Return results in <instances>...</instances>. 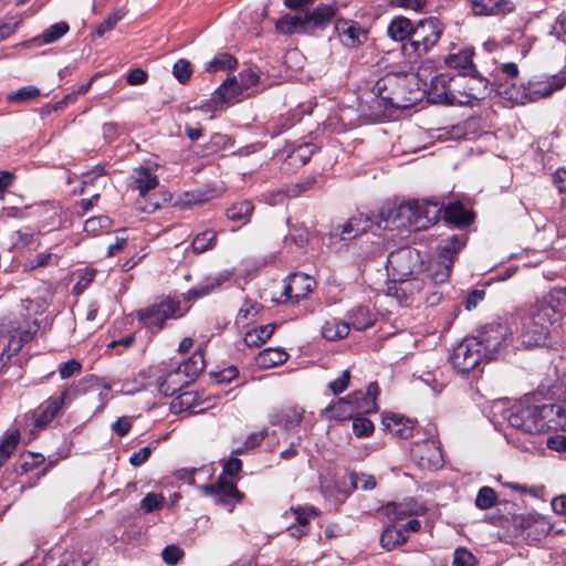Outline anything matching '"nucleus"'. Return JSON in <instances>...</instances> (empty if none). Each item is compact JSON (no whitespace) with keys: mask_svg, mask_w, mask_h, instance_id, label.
<instances>
[{"mask_svg":"<svg viewBox=\"0 0 566 566\" xmlns=\"http://www.w3.org/2000/svg\"><path fill=\"white\" fill-rule=\"evenodd\" d=\"M513 333L506 321L499 319L484 325L478 336L462 339V375L472 371V377L476 378L481 373L480 365L495 358L509 345Z\"/></svg>","mask_w":566,"mask_h":566,"instance_id":"f257e3e1","label":"nucleus"},{"mask_svg":"<svg viewBox=\"0 0 566 566\" xmlns=\"http://www.w3.org/2000/svg\"><path fill=\"white\" fill-rule=\"evenodd\" d=\"M441 207L428 200H407L384 205L378 214L377 226L385 229H408L423 231L440 218Z\"/></svg>","mask_w":566,"mask_h":566,"instance_id":"f03ea898","label":"nucleus"},{"mask_svg":"<svg viewBox=\"0 0 566 566\" xmlns=\"http://www.w3.org/2000/svg\"><path fill=\"white\" fill-rule=\"evenodd\" d=\"M505 417L513 428L531 434L556 430L566 421L565 410L555 403L514 406Z\"/></svg>","mask_w":566,"mask_h":566,"instance_id":"7ed1b4c3","label":"nucleus"},{"mask_svg":"<svg viewBox=\"0 0 566 566\" xmlns=\"http://www.w3.org/2000/svg\"><path fill=\"white\" fill-rule=\"evenodd\" d=\"M335 3H321L312 11L296 14H284L275 21V31L282 35L306 34L312 35L323 30L335 17Z\"/></svg>","mask_w":566,"mask_h":566,"instance_id":"20e7f679","label":"nucleus"},{"mask_svg":"<svg viewBox=\"0 0 566 566\" xmlns=\"http://www.w3.org/2000/svg\"><path fill=\"white\" fill-rule=\"evenodd\" d=\"M552 311L542 310L537 304L527 310H521L512 316L511 325H514V333L518 334L522 343L526 346H535L543 342L554 321L547 315Z\"/></svg>","mask_w":566,"mask_h":566,"instance_id":"39448f33","label":"nucleus"},{"mask_svg":"<svg viewBox=\"0 0 566 566\" xmlns=\"http://www.w3.org/2000/svg\"><path fill=\"white\" fill-rule=\"evenodd\" d=\"M90 387L98 386V379L94 377L85 378L77 384L65 387L60 396L49 397L33 412L34 427L38 430L44 429L64 407L70 406L80 395L85 391V385Z\"/></svg>","mask_w":566,"mask_h":566,"instance_id":"423d86ee","label":"nucleus"},{"mask_svg":"<svg viewBox=\"0 0 566 566\" xmlns=\"http://www.w3.org/2000/svg\"><path fill=\"white\" fill-rule=\"evenodd\" d=\"M182 315L180 302L170 297H165L135 312L138 322L151 333L159 332L167 319L179 318Z\"/></svg>","mask_w":566,"mask_h":566,"instance_id":"0eeeda50","label":"nucleus"},{"mask_svg":"<svg viewBox=\"0 0 566 566\" xmlns=\"http://www.w3.org/2000/svg\"><path fill=\"white\" fill-rule=\"evenodd\" d=\"M423 259L417 249L410 247L399 248L389 253L387 258V271L397 281H407L412 275L422 271Z\"/></svg>","mask_w":566,"mask_h":566,"instance_id":"6e6552de","label":"nucleus"},{"mask_svg":"<svg viewBox=\"0 0 566 566\" xmlns=\"http://www.w3.org/2000/svg\"><path fill=\"white\" fill-rule=\"evenodd\" d=\"M442 34V25L437 18L430 17L420 20L412 27L411 39L402 45V50L407 52L409 49L420 56L426 54L434 46Z\"/></svg>","mask_w":566,"mask_h":566,"instance_id":"1a4fd4ad","label":"nucleus"},{"mask_svg":"<svg viewBox=\"0 0 566 566\" xmlns=\"http://www.w3.org/2000/svg\"><path fill=\"white\" fill-rule=\"evenodd\" d=\"M473 55L474 50L472 48L462 49V78H465V82H462L464 88L462 94L470 98L467 102L470 104H472V101L484 99L489 94V80L476 71L472 62Z\"/></svg>","mask_w":566,"mask_h":566,"instance_id":"9d476101","label":"nucleus"},{"mask_svg":"<svg viewBox=\"0 0 566 566\" xmlns=\"http://www.w3.org/2000/svg\"><path fill=\"white\" fill-rule=\"evenodd\" d=\"M418 86L423 92L432 94L438 98L437 102L451 103V77L443 74H436L434 64L432 61H423L417 72Z\"/></svg>","mask_w":566,"mask_h":566,"instance_id":"9b49d317","label":"nucleus"},{"mask_svg":"<svg viewBox=\"0 0 566 566\" xmlns=\"http://www.w3.org/2000/svg\"><path fill=\"white\" fill-rule=\"evenodd\" d=\"M411 457L422 470H438L443 464L440 446L433 439L416 442L411 448Z\"/></svg>","mask_w":566,"mask_h":566,"instance_id":"f8f14e48","label":"nucleus"},{"mask_svg":"<svg viewBox=\"0 0 566 566\" xmlns=\"http://www.w3.org/2000/svg\"><path fill=\"white\" fill-rule=\"evenodd\" d=\"M200 490L206 496L213 497L217 504L227 506L229 511H231L234 504L239 503L243 496L234 483L223 476H219L216 483L201 485Z\"/></svg>","mask_w":566,"mask_h":566,"instance_id":"ddd939ff","label":"nucleus"},{"mask_svg":"<svg viewBox=\"0 0 566 566\" xmlns=\"http://www.w3.org/2000/svg\"><path fill=\"white\" fill-rule=\"evenodd\" d=\"M39 328L40 325L36 319L24 321L17 328H13L7 346H4L0 353V359L3 363L9 360L12 355L17 354L24 344L33 338Z\"/></svg>","mask_w":566,"mask_h":566,"instance_id":"4468645a","label":"nucleus"},{"mask_svg":"<svg viewBox=\"0 0 566 566\" xmlns=\"http://www.w3.org/2000/svg\"><path fill=\"white\" fill-rule=\"evenodd\" d=\"M335 30L345 46L356 48L367 40V32L360 24L353 20L338 19Z\"/></svg>","mask_w":566,"mask_h":566,"instance_id":"2eb2a0df","label":"nucleus"},{"mask_svg":"<svg viewBox=\"0 0 566 566\" xmlns=\"http://www.w3.org/2000/svg\"><path fill=\"white\" fill-rule=\"evenodd\" d=\"M316 282L313 277L304 273H294L289 276L284 286L283 294L291 301L297 303L306 297L315 287Z\"/></svg>","mask_w":566,"mask_h":566,"instance_id":"dca6fc26","label":"nucleus"},{"mask_svg":"<svg viewBox=\"0 0 566 566\" xmlns=\"http://www.w3.org/2000/svg\"><path fill=\"white\" fill-rule=\"evenodd\" d=\"M187 367L188 364L180 365L158 379V389L164 396H172L188 384Z\"/></svg>","mask_w":566,"mask_h":566,"instance_id":"f3484780","label":"nucleus"},{"mask_svg":"<svg viewBox=\"0 0 566 566\" xmlns=\"http://www.w3.org/2000/svg\"><path fill=\"white\" fill-rule=\"evenodd\" d=\"M377 396L378 385L376 382H371L365 392L357 390L348 395L347 398L349 402H352L355 412L369 413L377 410Z\"/></svg>","mask_w":566,"mask_h":566,"instance_id":"a211bd4d","label":"nucleus"},{"mask_svg":"<svg viewBox=\"0 0 566 566\" xmlns=\"http://www.w3.org/2000/svg\"><path fill=\"white\" fill-rule=\"evenodd\" d=\"M451 261L447 254L436 255L428 260L422 271L426 276L434 284L446 282L450 275Z\"/></svg>","mask_w":566,"mask_h":566,"instance_id":"6ab92c4d","label":"nucleus"},{"mask_svg":"<svg viewBox=\"0 0 566 566\" xmlns=\"http://www.w3.org/2000/svg\"><path fill=\"white\" fill-rule=\"evenodd\" d=\"M426 512V507L422 504L416 502L407 503H389L384 507V514L388 521L392 524L400 522L412 515H421Z\"/></svg>","mask_w":566,"mask_h":566,"instance_id":"aec40b11","label":"nucleus"},{"mask_svg":"<svg viewBox=\"0 0 566 566\" xmlns=\"http://www.w3.org/2000/svg\"><path fill=\"white\" fill-rule=\"evenodd\" d=\"M229 276L230 274L224 272L203 279L187 292L186 298L190 301L209 295L229 280Z\"/></svg>","mask_w":566,"mask_h":566,"instance_id":"412c9836","label":"nucleus"},{"mask_svg":"<svg viewBox=\"0 0 566 566\" xmlns=\"http://www.w3.org/2000/svg\"><path fill=\"white\" fill-rule=\"evenodd\" d=\"M304 410L292 406L274 410L270 416V423L273 426H282L285 429H292L298 426L303 419Z\"/></svg>","mask_w":566,"mask_h":566,"instance_id":"4be33fe9","label":"nucleus"},{"mask_svg":"<svg viewBox=\"0 0 566 566\" xmlns=\"http://www.w3.org/2000/svg\"><path fill=\"white\" fill-rule=\"evenodd\" d=\"M542 310L548 308L552 312L547 315L556 322L563 311L566 310V289H553L547 297L536 303Z\"/></svg>","mask_w":566,"mask_h":566,"instance_id":"5701e85b","label":"nucleus"},{"mask_svg":"<svg viewBox=\"0 0 566 566\" xmlns=\"http://www.w3.org/2000/svg\"><path fill=\"white\" fill-rule=\"evenodd\" d=\"M373 224L374 220L368 214L359 213L343 224L340 237L343 240L354 239L371 229Z\"/></svg>","mask_w":566,"mask_h":566,"instance_id":"b1692460","label":"nucleus"},{"mask_svg":"<svg viewBox=\"0 0 566 566\" xmlns=\"http://www.w3.org/2000/svg\"><path fill=\"white\" fill-rule=\"evenodd\" d=\"M158 176L153 168L139 167L135 170L134 185L140 196H145L148 191L158 186Z\"/></svg>","mask_w":566,"mask_h":566,"instance_id":"393cba45","label":"nucleus"},{"mask_svg":"<svg viewBox=\"0 0 566 566\" xmlns=\"http://www.w3.org/2000/svg\"><path fill=\"white\" fill-rule=\"evenodd\" d=\"M244 93L235 76L228 77L216 91V96L223 103L230 104Z\"/></svg>","mask_w":566,"mask_h":566,"instance_id":"a878e982","label":"nucleus"},{"mask_svg":"<svg viewBox=\"0 0 566 566\" xmlns=\"http://www.w3.org/2000/svg\"><path fill=\"white\" fill-rule=\"evenodd\" d=\"M384 424L396 437L406 439L412 433V424L409 419L399 415H391L384 419Z\"/></svg>","mask_w":566,"mask_h":566,"instance_id":"bb28decb","label":"nucleus"},{"mask_svg":"<svg viewBox=\"0 0 566 566\" xmlns=\"http://www.w3.org/2000/svg\"><path fill=\"white\" fill-rule=\"evenodd\" d=\"M349 331V323L337 318L328 319L322 326V335L327 340L342 339L348 335Z\"/></svg>","mask_w":566,"mask_h":566,"instance_id":"cd10ccee","label":"nucleus"},{"mask_svg":"<svg viewBox=\"0 0 566 566\" xmlns=\"http://www.w3.org/2000/svg\"><path fill=\"white\" fill-rule=\"evenodd\" d=\"M347 317L349 319L348 323L350 327L357 331L369 328L374 325L375 322L369 308L365 306H357L350 310L347 314Z\"/></svg>","mask_w":566,"mask_h":566,"instance_id":"c85d7f7f","label":"nucleus"},{"mask_svg":"<svg viewBox=\"0 0 566 566\" xmlns=\"http://www.w3.org/2000/svg\"><path fill=\"white\" fill-rule=\"evenodd\" d=\"M387 33L395 41H410L412 33L411 21L407 18L398 17L389 23Z\"/></svg>","mask_w":566,"mask_h":566,"instance_id":"c756f323","label":"nucleus"},{"mask_svg":"<svg viewBox=\"0 0 566 566\" xmlns=\"http://www.w3.org/2000/svg\"><path fill=\"white\" fill-rule=\"evenodd\" d=\"M289 355L279 348H265L259 353L256 364L262 368H272L286 361Z\"/></svg>","mask_w":566,"mask_h":566,"instance_id":"7c9ffc66","label":"nucleus"},{"mask_svg":"<svg viewBox=\"0 0 566 566\" xmlns=\"http://www.w3.org/2000/svg\"><path fill=\"white\" fill-rule=\"evenodd\" d=\"M276 325L268 324L249 331L244 335V343L249 347H259L265 343L273 334Z\"/></svg>","mask_w":566,"mask_h":566,"instance_id":"2f4dec72","label":"nucleus"},{"mask_svg":"<svg viewBox=\"0 0 566 566\" xmlns=\"http://www.w3.org/2000/svg\"><path fill=\"white\" fill-rule=\"evenodd\" d=\"M407 541L405 531L400 527L388 526L380 536V544L387 551H391Z\"/></svg>","mask_w":566,"mask_h":566,"instance_id":"473e14b6","label":"nucleus"},{"mask_svg":"<svg viewBox=\"0 0 566 566\" xmlns=\"http://www.w3.org/2000/svg\"><path fill=\"white\" fill-rule=\"evenodd\" d=\"M566 85V78L560 76H553L549 81L537 88H534L530 92L531 101H536L538 98H545L551 96L555 91L563 88Z\"/></svg>","mask_w":566,"mask_h":566,"instance_id":"72a5a7b5","label":"nucleus"},{"mask_svg":"<svg viewBox=\"0 0 566 566\" xmlns=\"http://www.w3.org/2000/svg\"><path fill=\"white\" fill-rule=\"evenodd\" d=\"M253 210L254 206L252 202L249 200H243L229 207L227 209V217L232 221L245 223L250 220Z\"/></svg>","mask_w":566,"mask_h":566,"instance_id":"f704fd0d","label":"nucleus"},{"mask_svg":"<svg viewBox=\"0 0 566 566\" xmlns=\"http://www.w3.org/2000/svg\"><path fill=\"white\" fill-rule=\"evenodd\" d=\"M69 24L64 21L54 23L46 28L34 41L41 44L54 43L69 32Z\"/></svg>","mask_w":566,"mask_h":566,"instance_id":"c9c22d12","label":"nucleus"},{"mask_svg":"<svg viewBox=\"0 0 566 566\" xmlns=\"http://www.w3.org/2000/svg\"><path fill=\"white\" fill-rule=\"evenodd\" d=\"M325 411L336 420H346L354 418V407L349 402L348 398H340L335 403L328 406Z\"/></svg>","mask_w":566,"mask_h":566,"instance_id":"e433bc0d","label":"nucleus"},{"mask_svg":"<svg viewBox=\"0 0 566 566\" xmlns=\"http://www.w3.org/2000/svg\"><path fill=\"white\" fill-rule=\"evenodd\" d=\"M51 297H52V293H51L50 289L45 287L40 295L32 297V298L31 297L27 298L24 301V308L30 314H34V315L41 314L46 310Z\"/></svg>","mask_w":566,"mask_h":566,"instance_id":"4c0bfd02","label":"nucleus"},{"mask_svg":"<svg viewBox=\"0 0 566 566\" xmlns=\"http://www.w3.org/2000/svg\"><path fill=\"white\" fill-rule=\"evenodd\" d=\"M237 66V60L229 53H219L206 64V71L216 73L221 70H233Z\"/></svg>","mask_w":566,"mask_h":566,"instance_id":"58836bf2","label":"nucleus"},{"mask_svg":"<svg viewBox=\"0 0 566 566\" xmlns=\"http://www.w3.org/2000/svg\"><path fill=\"white\" fill-rule=\"evenodd\" d=\"M474 14H496L504 11L499 0H469Z\"/></svg>","mask_w":566,"mask_h":566,"instance_id":"ea45409f","label":"nucleus"},{"mask_svg":"<svg viewBox=\"0 0 566 566\" xmlns=\"http://www.w3.org/2000/svg\"><path fill=\"white\" fill-rule=\"evenodd\" d=\"M217 239V233L212 230H206L197 234L192 241V250L199 254L210 249Z\"/></svg>","mask_w":566,"mask_h":566,"instance_id":"a19ab883","label":"nucleus"},{"mask_svg":"<svg viewBox=\"0 0 566 566\" xmlns=\"http://www.w3.org/2000/svg\"><path fill=\"white\" fill-rule=\"evenodd\" d=\"M40 96V90L35 86H22L7 96L10 103H24Z\"/></svg>","mask_w":566,"mask_h":566,"instance_id":"79ce46f5","label":"nucleus"},{"mask_svg":"<svg viewBox=\"0 0 566 566\" xmlns=\"http://www.w3.org/2000/svg\"><path fill=\"white\" fill-rule=\"evenodd\" d=\"M315 151L316 147L313 144L305 143L294 148L290 153L289 158L293 164L305 165Z\"/></svg>","mask_w":566,"mask_h":566,"instance_id":"37998d69","label":"nucleus"},{"mask_svg":"<svg viewBox=\"0 0 566 566\" xmlns=\"http://www.w3.org/2000/svg\"><path fill=\"white\" fill-rule=\"evenodd\" d=\"M111 226L112 220L107 216H98L87 219L84 224V230L92 235H97L103 230L111 228Z\"/></svg>","mask_w":566,"mask_h":566,"instance_id":"c03bdc74","label":"nucleus"},{"mask_svg":"<svg viewBox=\"0 0 566 566\" xmlns=\"http://www.w3.org/2000/svg\"><path fill=\"white\" fill-rule=\"evenodd\" d=\"M496 500V492L490 486H483L478 492L475 505L481 510H488L495 505Z\"/></svg>","mask_w":566,"mask_h":566,"instance_id":"a18cd8bd","label":"nucleus"},{"mask_svg":"<svg viewBox=\"0 0 566 566\" xmlns=\"http://www.w3.org/2000/svg\"><path fill=\"white\" fill-rule=\"evenodd\" d=\"M19 442V432L10 433L1 443H0V467L9 459L11 453L15 450Z\"/></svg>","mask_w":566,"mask_h":566,"instance_id":"49530a36","label":"nucleus"},{"mask_svg":"<svg viewBox=\"0 0 566 566\" xmlns=\"http://www.w3.org/2000/svg\"><path fill=\"white\" fill-rule=\"evenodd\" d=\"M291 512L296 517V523L308 526V521L312 517H315L319 514L318 509L313 505H304V506H292Z\"/></svg>","mask_w":566,"mask_h":566,"instance_id":"de8ad7c7","label":"nucleus"},{"mask_svg":"<svg viewBox=\"0 0 566 566\" xmlns=\"http://www.w3.org/2000/svg\"><path fill=\"white\" fill-rule=\"evenodd\" d=\"M165 502H166V500H165L164 495L151 492V493H148L142 500L140 509L145 513H151L154 511L160 510L164 506Z\"/></svg>","mask_w":566,"mask_h":566,"instance_id":"09e8293b","label":"nucleus"},{"mask_svg":"<svg viewBox=\"0 0 566 566\" xmlns=\"http://www.w3.org/2000/svg\"><path fill=\"white\" fill-rule=\"evenodd\" d=\"M172 74L179 83H187L192 74L190 62L185 59H179L172 66Z\"/></svg>","mask_w":566,"mask_h":566,"instance_id":"8fccbe9b","label":"nucleus"},{"mask_svg":"<svg viewBox=\"0 0 566 566\" xmlns=\"http://www.w3.org/2000/svg\"><path fill=\"white\" fill-rule=\"evenodd\" d=\"M56 256L52 253H39L34 258L25 260L23 263L24 271H32L38 268H44L52 263Z\"/></svg>","mask_w":566,"mask_h":566,"instance_id":"3c124183","label":"nucleus"},{"mask_svg":"<svg viewBox=\"0 0 566 566\" xmlns=\"http://www.w3.org/2000/svg\"><path fill=\"white\" fill-rule=\"evenodd\" d=\"M349 479L354 489H361L368 491L373 490L376 486V480L370 474L352 473Z\"/></svg>","mask_w":566,"mask_h":566,"instance_id":"603ef678","label":"nucleus"},{"mask_svg":"<svg viewBox=\"0 0 566 566\" xmlns=\"http://www.w3.org/2000/svg\"><path fill=\"white\" fill-rule=\"evenodd\" d=\"M442 219L447 224L453 226L454 228H460V201L459 200L448 205L444 208Z\"/></svg>","mask_w":566,"mask_h":566,"instance_id":"864d4df0","label":"nucleus"},{"mask_svg":"<svg viewBox=\"0 0 566 566\" xmlns=\"http://www.w3.org/2000/svg\"><path fill=\"white\" fill-rule=\"evenodd\" d=\"M353 431L357 437H368L374 431V423L365 417L353 419Z\"/></svg>","mask_w":566,"mask_h":566,"instance_id":"5fc2aeb1","label":"nucleus"},{"mask_svg":"<svg viewBox=\"0 0 566 566\" xmlns=\"http://www.w3.org/2000/svg\"><path fill=\"white\" fill-rule=\"evenodd\" d=\"M349 380L350 373L348 369H345L337 379L328 384V388L334 395H339L347 389Z\"/></svg>","mask_w":566,"mask_h":566,"instance_id":"6e6d98bb","label":"nucleus"},{"mask_svg":"<svg viewBox=\"0 0 566 566\" xmlns=\"http://www.w3.org/2000/svg\"><path fill=\"white\" fill-rule=\"evenodd\" d=\"M482 132L480 120L478 118H469L462 127V139H474Z\"/></svg>","mask_w":566,"mask_h":566,"instance_id":"4d7b16f0","label":"nucleus"},{"mask_svg":"<svg viewBox=\"0 0 566 566\" xmlns=\"http://www.w3.org/2000/svg\"><path fill=\"white\" fill-rule=\"evenodd\" d=\"M82 369V365L76 359H70L59 367V374L62 379H67L76 374H80Z\"/></svg>","mask_w":566,"mask_h":566,"instance_id":"13d9d810","label":"nucleus"},{"mask_svg":"<svg viewBox=\"0 0 566 566\" xmlns=\"http://www.w3.org/2000/svg\"><path fill=\"white\" fill-rule=\"evenodd\" d=\"M124 14L119 11L109 14L96 29V35L103 36L106 32L111 31L122 19Z\"/></svg>","mask_w":566,"mask_h":566,"instance_id":"bf43d9fd","label":"nucleus"},{"mask_svg":"<svg viewBox=\"0 0 566 566\" xmlns=\"http://www.w3.org/2000/svg\"><path fill=\"white\" fill-rule=\"evenodd\" d=\"M316 182V178L314 176H308L304 180L293 185L287 189V193L291 197H296L302 195L303 192L313 188Z\"/></svg>","mask_w":566,"mask_h":566,"instance_id":"052dcab7","label":"nucleus"},{"mask_svg":"<svg viewBox=\"0 0 566 566\" xmlns=\"http://www.w3.org/2000/svg\"><path fill=\"white\" fill-rule=\"evenodd\" d=\"M184 556V552L175 545H168L163 549L161 557L164 562L168 565H176L181 557Z\"/></svg>","mask_w":566,"mask_h":566,"instance_id":"680f3d73","label":"nucleus"},{"mask_svg":"<svg viewBox=\"0 0 566 566\" xmlns=\"http://www.w3.org/2000/svg\"><path fill=\"white\" fill-rule=\"evenodd\" d=\"M195 396L192 392L179 395L171 403V408L178 411L190 410L193 407Z\"/></svg>","mask_w":566,"mask_h":566,"instance_id":"e2e57ef3","label":"nucleus"},{"mask_svg":"<svg viewBox=\"0 0 566 566\" xmlns=\"http://www.w3.org/2000/svg\"><path fill=\"white\" fill-rule=\"evenodd\" d=\"M259 313V305L256 303L245 302L244 305L239 310L237 315V323L244 324L250 317L255 316Z\"/></svg>","mask_w":566,"mask_h":566,"instance_id":"0e129e2a","label":"nucleus"},{"mask_svg":"<svg viewBox=\"0 0 566 566\" xmlns=\"http://www.w3.org/2000/svg\"><path fill=\"white\" fill-rule=\"evenodd\" d=\"M237 78L244 92L254 86L259 81V76L252 70L242 71Z\"/></svg>","mask_w":566,"mask_h":566,"instance_id":"69168bd1","label":"nucleus"},{"mask_svg":"<svg viewBox=\"0 0 566 566\" xmlns=\"http://www.w3.org/2000/svg\"><path fill=\"white\" fill-rule=\"evenodd\" d=\"M485 298V290L475 289L471 291L465 300V310L472 311Z\"/></svg>","mask_w":566,"mask_h":566,"instance_id":"338daca9","label":"nucleus"},{"mask_svg":"<svg viewBox=\"0 0 566 566\" xmlns=\"http://www.w3.org/2000/svg\"><path fill=\"white\" fill-rule=\"evenodd\" d=\"M546 446L551 450H554L557 452H565L566 451V436L556 434V436L549 437L547 439Z\"/></svg>","mask_w":566,"mask_h":566,"instance_id":"774afa93","label":"nucleus"}]
</instances>
